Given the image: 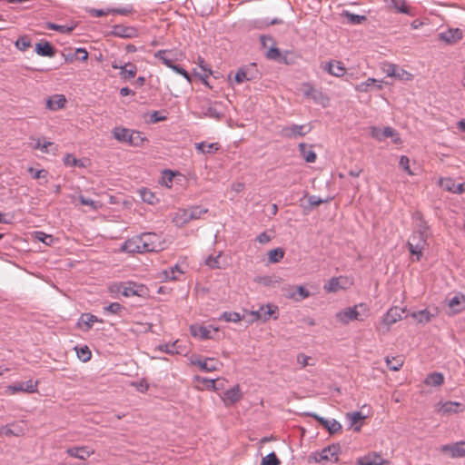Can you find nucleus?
I'll return each instance as SVG.
<instances>
[{
    "instance_id": "49",
    "label": "nucleus",
    "mask_w": 465,
    "mask_h": 465,
    "mask_svg": "<svg viewBox=\"0 0 465 465\" xmlns=\"http://www.w3.org/2000/svg\"><path fill=\"white\" fill-rule=\"evenodd\" d=\"M377 82L374 78H368L365 82L361 83L360 84H357L355 89L358 92H369L371 87L374 85V84Z\"/></svg>"
},
{
    "instance_id": "41",
    "label": "nucleus",
    "mask_w": 465,
    "mask_h": 465,
    "mask_svg": "<svg viewBox=\"0 0 465 465\" xmlns=\"http://www.w3.org/2000/svg\"><path fill=\"white\" fill-rule=\"evenodd\" d=\"M284 256V251L282 248H275L268 252V259L272 263L279 262Z\"/></svg>"
},
{
    "instance_id": "60",
    "label": "nucleus",
    "mask_w": 465,
    "mask_h": 465,
    "mask_svg": "<svg viewBox=\"0 0 465 465\" xmlns=\"http://www.w3.org/2000/svg\"><path fill=\"white\" fill-rule=\"evenodd\" d=\"M382 70L388 76L395 77L396 71L398 70V66L393 64H384L382 66Z\"/></svg>"
},
{
    "instance_id": "25",
    "label": "nucleus",
    "mask_w": 465,
    "mask_h": 465,
    "mask_svg": "<svg viewBox=\"0 0 465 465\" xmlns=\"http://www.w3.org/2000/svg\"><path fill=\"white\" fill-rule=\"evenodd\" d=\"M197 64L203 71V74L194 72V74L199 76L204 84L208 85L206 79L213 74L212 68L205 63L202 56H198Z\"/></svg>"
},
{
    "instance_id": "22",
    "label": "nucleus",
    "mask_w": 465,
    "mask_h": 465,
    "mask_svg": "<svg viewBox=\"0 0 465 465\" xmlns=\"http://www.w3.org/2000/svg\"><path fill=\"white\" fill-rule=\"evenodd\" d=\"M66 99L64 94H55L46 101V107L49 110L56 111L64 107Z\"/></svg>"
},
{
    "instance_id": "9",
    "label": "nucleus",
    "mask_w": 465,
    "mask_h": 465,
    "mask_svg": "<svg viewBox=\"0 0 465 465\" xmlns=\"http://www.w3.org/2000/svg\"><path fill=\"white\" fill-rule=\"evenodd\" d=\"M306 415L315 419L330 434H335L341 430V425L335 420H326L316 413H307Z\"/></svg>"
},
{
    "instance_id": "52",
    "label": "nucleus",
    "mask_w": 465,
    "mask_h": 465,
    "mask_svg": "<svg viewBox=\"0 0 465 465\" xmlns=\"http://www.w3.org/2000/svg\"><path fill=\"white\" fill-rule=\"evenodd\" d=\"M76 352L78 358L84 362H86L91 359L92 353L87 346L76 348Z\"/></svg>"
},
{
    "instance_id": "14",
    "label": "nucleus",
    "mask_w": 465,
    "mask_h": 465,
    "mask_svg": "<svg viewBox=\"0 0 465 465\" xmlns=\"http://www.w3.org/2000/svg\"><path fill=\"white\" fill-rule=\"evenodd\" d=\"M183 272L181 270L179 265H174L170 268V270H163L159 275H155L152 272H150V275L152 277H154L155 279H160L161 281H174L178 279L179 274H183Z\"/></svg>"
},
{
    "instance_id": "47",
    "label": "nucleus",
    "mask_w": 465,
    "mask_h": 465,
    "mask_svg": "<svg viewBox=\"0 0 465 465\" xmlns=\"http://www.w3.org/2000/svg\"><path fill=\"white\" fill-rule=\"evenodd\" d=\"M15 46L20 51H25L31 46V40L27 35H22L16 40Z\"/></svg>"
},
{
    "instance_id": "33",
    "label": "nucleus",
    "mask_w": 465,
    "mask_h": 465,
    "mask_svg": "<svg viewBox=\"0 0 465 465\" xmlns=\"http://www.w3.org/2000/svg\"><path fill=\"white\" fill-rule=\"evenodd\" d=\"M134 29L124 25H116L113 26L111 34L118 37H131L133 35Z\"/></svg>"
},
{
    "instance_id": "1",
    "label": "nucleus",
    "mask_w": 465,
    "mask_h": 465,
    "mask_svg": "<svg viewBox=\"0 0 465 465\" xmlns=\"http://www.w3.org/2000/svg\"><path fill=\"white\" fill-rule=\"evenodd\" d=\"M208 213V209L200 205L192 206L190 208L179 209L173 217V222L178 227H183L193 220L200 219L203 214Z\"/></svg>"
},
{
    "instance_id": "8",
    "label": "nucleus",
    "mask_w": 465,
    "mask_h": 465,
    "mask_svg": "<svg viewBox=\"0 0 465 465\" xmlns=\"http://www.w3.org/2000/svg\"><path fill=\"white\" fill-rule=\"evenodd\" d=\"M166 246L162 235L147 232V252H160Z\"/></svg>"
},
{
    "instance_id": "20",
    "label": "nucleus",
    "mask_w": 465,
    "mask_h": 465,
    "mask_svg": "<svg viewBox=\"0 0 465 465\" xmlns=\"http://www.w3.org/2000/svg\"><path fill=\"white\" fill-rule=\"evenodd\" d=\"M277 310V306L272 304H267L265 306H262L259 310L253 312V314L256 316L257 320L267 322L270 319V317L276 313Z\"/></svg>"
},
{
    "instance_id": "12",
    "label": "nucleus",
    "mask_w": 465,
    "mask_h": 465,
    "mask_svg": "<svg viewBox=\"0 0 465 465\" xmlns=\"http://www.w3.org/2000/svg\"><path fill=\"white\" fill-rule=\"evenodd\" d=\"M442 452H450L451 458L465 457V441L456 442L454 444H446L441 446Z\"/></svg>"
},
{
    "instance_id": "7",
    "label": "nucleus",
    "mask_w": 465,
    "mask_h": 465,
    "mask_svg": "<svg viewBox=\"0 0 465 465\" xmlns=\"http://www.w3.org/2000/svg\"><path fill=\"white\" fill-rule=\"evenodd\" d=\"M122 250L129 253H143L145 250V242L142 235L127 240L122 246Z\"/></svg>"
},
{
    "instance_id": "26",
    "label": "nucleus",
    "mask_w": 465,
    "mask_h": 465,
    "mask_svg": "<svg viewBox=\"0 0 465 465\" xmlns=\"http://www.w3.org/2000/svg\"><path fill=\"white\" fill-rule=\"evenodd\" d=\"M387 463L380 455H367L358 460V465H383Z\"/></svg>"
},
{
    "instance_id": "40",
    "label": "nucleus",
    "mask_w": 465,
    "mask_h": 465,
    "mask_svg": "<svg viewBox=\"0 0 465 465\" xmlns=\"http://www.w3.org/2000/svg\"><path fill=\"white\" fill-rule=\"evenodd\" d=\"M386 364L390 370L396 371H399L403 365V360L401 356L392 357L391 359L390 357H387Z\"/></svg>"
},
{
    "instance_id": "45",
    "label": "nucleus",
    "mask_w": 465,
    "mask_h": 465,
    "mask_svg": "<svg viewBox=\"0 0 465 465\" xmlns=\"http://www.w3.org/2000/svg\"><path fill=\"white\" fill-rule=\"evenodd\" d=\"M131 131L125 128L116 127L114 130V136L118 141L127 142L129 139Z\"/></svg>"
},
{
    "instance_id": "13",
    "label": "nucleus",
    "mask_w": 465,
    "mask_h": 465,
    "mask_svg": "<svg viewBox=\"0 0 465 465\" xmlns=\"http://www.w3.org/2000/svg\"><path fill=\"white\" fill-rule=\"evenodd\" d=\"M154 57L161 60L169 68L179 60L177 53L173 50H159L154 53Z\"/></svg>"
},
{
    "instance_id": "55",
    "label": "nucleus",
    "mask_w": 465,
    "mask_h": 465,
    "mask_svg": "<svg viewBox=\"0 0 465 465\" xmlns=\"http://www.w3.org/2000/svg\"><path fill=\"white\" fill-rule=\"evenodd\" d=\"M341 288L339 279L333 277L328 281V283L324 286V289L329 292H337Z\"/></svg>"
},
{
    "instance_id": "38",
    "label": "nucleus",
    "mask_w": 465,
    "mask_h": 465,
    "mask_svg": "<svg viewBox=\"0 0 465 465\" xmlns=\"http://www.w3.org/2000/svg\"><path fill=\"white\" fill-rule=\"evenodd\" d=\"M196 149L203 153H213L219 149L218 143H207L204 142L196 143Z\"/></svg>"
},
{
    "instance_id": "4",
    "label": "nucleus",
    "mask_w": 465,
    "mask_h": 465,
    "mask_svg": "<svg viewBox=\"0 0 465 465\" xmlns=\"http://www.w3.org/2000/svg\"><path fill=\"white\" fill-rule=\"evenodd\" d=\"M338 450L339 448L335 445L328 446L324 448L321 452H315L311 455L310 460L313 459L315 462L337 461Z\"/></svg>"
},
{
    "instance_id": "10",
    "label": "nucleus",
    "mask_w": 465,
    "mask_h": 465,
    "mask_svg": "<svg viewBox=\"0 0 465 465\" xmlns=\"http://www.w3.org/2000/svg\"><path fill=\"white\" fill-rule=\"evenodd\" d=\"M405 313H406V309L400 308L397 306L392 307L385 314V316L383 318V322L386 325L391 326V324H394L398 321L401 320L403 317H407L408 316L407 314L405 316H403V314H405Z\"/></svg>"
},
{
    "instance_id": "57",
    "label": "nucleus",
    "mask_w": 465,
    "mask_h": 465,
    "mask_svg": "<svg viewBox=\"0 0 465 465\" xmlns=\"http://www.w3.org/2000/svg\"><path fill=\"white\" fill-rule=\"evenodd\" d=\"M296 289L298 292V297H296L294 293L291 295V297L295 301H302L310 296V292L303 286H297Z\"/></svg>"
},
{
    "instance_id": "17",
    "label": "nucleus",
    "mask_w": 465,
    "mask_h": 465,
    "mask_svg": "<svg viewBox=\"0 0 465 465\" xmlns=\"http://www.w3.org/2000/svg\"><path fill=\"white\" fill-rule=\"evenodd\" d=\"M66 453L73 458L79 460H86L94 453L93 450H89L86 446L71 447L66 450Z\"/></svg>"
},
{
    "instance_id": "21",
    "label": "nucleus",
    "mask_w": 465,
    "mask_h": 465,
    "mask_svg": "<svg viewBox=\"0 0 465 465\" xmlns=\"http://www.w3.org/2000/svg\"><path fill=\"white\" fill-rule=\"evenodd\" d=\"M242 394L239 385H235L233 388L224 392L223 401L226 405H232L239 401Z\"/></svg>"
},
{
    "instance_id": "23",
    "label": "nucleus",
    "mask_w": 465,
    "mask_h": 465,
    "mask_svg": "<svg viewBox=\"0 0 465 465\" xmlns=\"http://www.w3.org/2000/svg\"><path fill=\"white\" fill-rule=\"evenodd\" d=\"M464 406L457 401H446L441 404L439 411L442 414L459 413L463 411Z\"/></svg>"
},
{
    "instance_id": "18",
    "label": "nucleus",
    "mask_w": 465,
    "mask_h": 465,
    "mask_svg": "<svg viewBox=\"0 0 465 465\" xmlns=\"http://www.w3.org/2000/svg\"><path fill=\"white\" fill-rule=\"evenodd\" d=\"M305 128V125L292 124L291 126L284 127L282 131V134L286 138L303 136L310 131V129L304 130Z\"/></svg>"
},
{
    "instance_id": "43",
    "label": "nucleus",
    "mask_w": 465,
    "mask_h": 465,
    "mask_svg": "<svg viewBox=\"0 0 465 465\" xmlns=\"http://www.w3.org/2000/svg\"><path fill=\"white\" fill-rule=\"evenodd\" d=\"M47 28L58 31L62 34H70L75 28V25H56V24H53V23H48Z\"/></svg>"
},
{
    "instance_id": "35",
    "label": "nucleus",
    "mask_w": 465,
    "mask_h": 465,
    "mask_svg": "<svg viewBox=\"0 0 465 465\" xmlns=\"http://www.w3.org/2000/svg\"><path fill=\"white\" fill-rule=\"evenodd\" d=\"M443 382L444 376L440 372L430 373L424 381V383L430 386H440Z\"/></svg>"
},
{
    "instance_id": "44",
    "label": "nucleus",
    "mask_w": 465,
    "mask_h": 465,
    "mask_svg": "<svg viewBox=\"0 0 465 465\" xmlns=\"http://www.w3.org/2000/svg\"><path fill=\"white\" fill-rule=\"evenodd\" d=\"M203 114L207 117L213 118L216 120H220L223 117V114L218 112L217 109L212 104H209L206 108H203Z\"/></svg>"
},
{
    "instance_id": "59",
    "label": "nucleus",
    "mask_w": 465,
    "mask_h": 465,
    "mask_svg": "<svg viewBox=\"0 0 465 465\" xmlns=\"http://www.w3.org/2000/svg\"><path fill=\"white\" fill-rule=\"evenodd\" d=\"M64 163L67 166H80V160L76 159L73 154L67 153L64 157Z\"/></svg>"
},
{
    "instance_id": "54",
    "label": "nucleus",
    "mask_w": 465,
    "mask_h": 465,
    "mask_svg": "<svg viewBox=\"0 0 465 465\" xmlns=\"http://www.w3.org/2000/svg\"><path fill=\"white\" fill-rule=\"evenodd\" d=\"M104 312H108L112 314H121V312L125 310V308L121 305L119 302H113L108 306L104 308Z\"/></svg>"
},
{
    "instance_id": "19",
    "label": "nucleus",
    "mask_w": 465,
    "mask_h": 465,
    "mask_svg": "<svg viewBox=\"0 0 465 465\" xmlns=\"http://www.w3.org/2000/svg\"><path fill=\"white\" fill-rule=\"evenodd\" d=\"M35 52L38 55L54 57L56 54V49L48 41H40L35 45Z\"/></svg>"
},
{
    "instance_id": "39",
    "label": "nucleus",
    "mask_w": 465,
    "mask_h": 465,
    "mask_svg": "<svg viewBox=\"0 0 465 465\" xmlns=\"http://www.w3.org/2000/svg\"><path fill=\"white\" fill-rule=\"evenodd\" d=\"M119 68L121 69V75L125 79L133 78L136 74V66L132 63L125 64Z\"/></svg>"
},
{
    "instance_id": "11",
    "label": "nucleus",
    "mask_w": 465,
    "mask_h": 465,
    "mask_svg": "<svg viewBox=\"0 0 465 465\" xmlns=\"http://www.w3.org/2000/svg\"><path fill=\"white\" fill-rule=\"evenodd\" d=\"M463 37L462 31L459 28L448 29L439 34V39L448 45H452L461 40Z\"/></svg>"
},
{
    "instance_id": "37",
    "label": "nucleus",
    "mask_w": 465,
    "mask_h": 465,
    "mask_svg": "<svg viewBox=\"0 0 465 465\" xmlns=\"http://www.w3.org/2000/svg\"><path fill=\"white\" fill-rule=\"evenodd\" d=\"M390 6L396 9L399 13L409 14L410 9L406 5L405 0H384Z\"/></svg>"
},
{
    "instance_id": "50",
    "label": "nucleus",
    "mask_w": 465,
    "mask_h": 465,
    "mask_svg": "<svg viewBox=\"0 0 465 465\" xmlns=\"http://www.w3.org/2000/svg\"><path fill=\"white\" fill-rule=\"evenodd\" d=\"M281 461L276 456L275 452H271L263 457L261 465H280Z\"/></svg>"
},
{
    "instance_id": "46",
    "label": "nucleus",
    "mask_w": 465,
    "mask_h": 465,
    "mask_svg": "<svg viewBox=\"0 0 465 465\" xmlns=\"http://www.w3.org/2000/svg\"><path fill=\"white\" fill-rule=\"evenodd\" d=\"M220 320H223L224 322H238L242 320L240 314L238 312H224L221 317Z\"/></svg>"
},
{
    "instance_id": "51",
    "label": "nucleus",
    "mask_w": 465,
    "mask_h": 465,
    "mask_svg": "<svg viewBox=\"0 0 465 465\" xmlns=\"http://www.w3.org/2000/svg\"><path fill=\"white\" fill-rule=\"evenodd\" d=\"M35 239H37L38 241L44 242L46 245H52V243L54 241L53 235L46 234L44 232H35Z\"/></svg>"
},
{
    "instance_id": "56",
    "label": "nucleus",
    "mask_w": 465,
    "mask_h": 465,
    "mask_svg": "<svg viewBox=\"0 0 465 465\" xmlns=\"http://www.w3.org/2000/svg\"><path fill=\"white\" fill-rule=\"evenodd\" d=\"M167 119L165 111H153L150 114V123L155 124Z\"/></svg>"
},
{
    "instance_id": "3",
    "label": "nucleus",
    "mask_w": 465,
    "mask_h": 465,
    "mask_svg": "<svg viewBox=\"0 0 465 465\" xmlns=\"http://www.w3.org/2000/svg\"><path fill=\"white\" fill-rule=\"evenodd\" d=\"M362 308L363 305H356L354 307H349L345 309L342 312H340L336 314V318L339 322H341L343 324L349 323L351 321L357 320V321H363L365 314H361L358 311V308Z\"/></svg>"
},
{
    "instance_id": "6",
    "label": "nucleus",
    "mask_w": 465,
    "mask_h": 465,
    "mask_svg": "<svg viewBox=\"0 0 465 465\" xmlns=\"http://www.w3.org/2000/svg\"><path fill=\"white\" fill-rule=\"evenodd\" d=\"M27 392L34 393L37 391V381L34 382L33 380L27 381H20L12 385L7 386L6 392L9 394H15L16 392Z\"/></svg>"
},
{
    "instance_id": "61",
    "label": "nucleus",
    "mask_w": 465,
    "mask_h": 465,
    "mask_svg": "<svg viewBox=\"0 0 465 465\" xmlns=\"http://www.w3.org/2000/svg\"><path fill=\"white\" fill-rule=\"evenodd\" d=\"M399 164L400 166L405 171L407 172L410 175H413V173L411 172V168H410V159L405 156V155H402L401 158H400V162H399Z\"/></svg>"
},
{
    "instance_id": "62",
    "label": "nucleus",
    "mask_w": 465,
    "mask_h": 465,
    "mask_svg": "<svg viewBox=\"0 0 465 465\" xmlns=\"http://www.w3.org/2000/svg\"><path fill=\"white\" fill-rule=\"evenodd\" d=\"M170 68L173 69L177 74L183 75L188 82L192 81L189 73L182 66L173 64Z\"/></svg>"
},
{
    "instance_id": "48",
    "label": "nucleus",
    "mask_w": 465,
    "mask_h": 465,
    "mask_svg": "<svg viewBox=\"0 0 465 465\" xmlns=\"http://www.w3.org/2000/svg\"><path fill=\"white\" fill-rule=\"evenodd\" d=\"M144 138L142 137V133L137 131H131L128 142L130 144L138 146L143 143Z\"/></svg>"
},
{
    "instance_id": "27",
    "label": "nucleus",
    "mask_w": 465,
    "mask_h": 465,
    "mask_svg": "<svg viewBox=\"0 0 465 465\" xmlns=\"http://www.w3.org/2000/svg\"><path fill=\"white\" fill-rule=\"evenodd\" d=\"M103 322L102 320H98V318L95 315H93L91 313H84L81 315L77 324L82 328L83 325L85 326L84 329V331H89L94 322Z\"/></svg>"
},
{
    "instance_id": "42",
    "label": "nucleus",
    "mask_w": 465,
    "mask_h": 465,
    "mask_svg": "<svg viewBox=\"0 0 465 465\" xmlns=\"http://www.w3.org/2000/svg\"><path fill=\"white\" fill-rule=\"evenodd\" d=\"M177 342L178 341H174L172 344H161L155 348L154 351L165 352L168 354L179 353L178 350L176 349Z\"/></svg>"
},
{
    "instance_id": "64",
    "label": "nucleus",
    "mask_w": 465,
    "mask_h": 465,
    "mask_svg": "<svg viewBox=\"0 0 465 465\" xmlns=\"http://www.w3.org/2000/svg\"><path fill=\"white\" fill-rule=\"evenodd\" d=\"M28 172L32 174L33 178L35 179H40L46 177L47 171L42 169V170H35L33 167H30L28 169Z\"/></svg>"
},
{
    "instance_id": "30",
    "label": "nucleus",
    "mask_w": 465,
    "mask_h": 465,
    "mask_svg": "<svg viewBox=\"0 0 465 465\" xmlns=\"http://www.w3.org/2000/svg\"><path fill=\"white\" fill-rule=\"evenodd\" d=\"M213 361H214V359L208 358L203 361V360L193 361L192 362H193V364L198 365L202 371L210 372V371H216L218 369L217 362L213 363Z\"/></svg>"
},
{
    "instance_id": "24",
    "label": "nucleus",
    "mask_w": 465,
    "mask_h": 465,
    "mask_svg": "<svg viewBox=\"0 0 465 465\" xmlns=\"http://www.w3.org/2000/svg\"><path fill=\"white\" fill-rule=\"evenodd\" d=\"M190 331L192 336L198 337L202 340L211 339L213 338L211 335V330L205 326L194 324L191 325Z\"/></svg>"
},
{
    "instance_id": "29",
    "label": "nucleus",
    "mask_w": 465,
    "mask_h": 465,
    "mask_svg": "<svg viewBox=\"0 0 465 465\" xmlns=\"http://www.w3.org/2000/svg\"><path fill=\"white\" fill-rule=\"evenodd\" d=\"M346 418L350 421L351 426H354L355 431H360L361 425H357L360 420L367 418L361 411H353L346 413Z\"/></svg>"
},
{
    "instance_id": "31",
    "label": "nucleus",
    "mask_w": 465,
    "mask_h": 465,
    "mask_svg": "<svg viewBox=\"0 0 465 465\" xmlns=\"http://www.w3.org/2000/svg\"><path fill=\"white\" fill-rule=\"evenodd\" d=\"M465 298L463 295H456L449 300V306L453 312H460L463 310Z\"/></svg>"
},
{
    "instance_id": "5",
    "label": "nucleus",
    "mask_w": 465,
    "mask_h": 465,
    "mask_svg": "<svg viewBox=\"0 0 465 465\" xmlns=\"http://www.w3.org/2000/svg\"><path fill=\"white\" fill-rule=\"evenodd\" d=\"M371 135L379 141H382L388 137L393 138L394 143H398L401 141L398 133L393 128L389 126L384 127L383 129L371 127Z\"/></svg>"
},
{
    "instance_id": "28",
    "label": "nucleus",
    "mask_w": 465,
    "mask_h": 465,
    "mask_svg": "<svg viewBox=\"0 0 465 465\" xmlns=\"http://www.w3.org/2000/svg\"><path fill=\"white\" fill-rule=\"evenodd\" d=\"M408 242H413L414 247L417 250H423L427 245V234H424V232L420 230V232H414Z\"/></svg>"
},
{
    "instance_id": "32",
    "label": "nucleus",
    "mask_w": 465,
    "mask_h": 465,
    "mask_svg": "<svg viewBox=\"0 0 465 465\" xmlns=\"http://www.w3.org/2000/svg\"><path fill=\"white\" fill-rule=\"evenodd\" d=\"M299 152L307 163H314L316 160V153L308 148L307 144L301 143L299 144Z\"/></svg>"
},
{
    "instance_id": "58",
    "label": "nucleus",
    "mask_w": 465,
    "mask_h": 465,
    "mask_svg": "<svg viewBox=\"0 0 465 465\" xmlns=\"http://www.w3.org/2000/svg\"><path fill=\"white\" fill-rule=\"evenodd\" d=\"M282 54L280 50L275 46H272L271 48H269V50L266 53V57L270 60H279Z\"/></svg>"
},
{
    "instance_id": "2",
    "label": "nucleus",
    "mask_w": 465,
    "mask_h": 465,
    "mask_svg": "<svg viewBox=\"0 0 465 465\" xmlns=\"http://www.w3.org/2000/svg\"><path fill=\"white\" fill-rule=\"evenodd\" d=\"M302 91L305 97L311 98L315 103L326 106L329 103V98L320 89L314 88L311 84L304 83L302 85Z\"/></svg>"
},
{
    "instance_id": "36",
    "label": "nucleus",
    "mask_w": 465,
    "mask_h": 465,
    "mask_svg": "<svg viewBox=\"0 0 465 465\" xmlns=\"http://www.w3.org/2000/svg\"><path fill=\"white\" fill-rule=\"evenodd\" d=\"M253 78H255V76L250 73L248 68L242 67L236 72L234 80L237 84H242L245 81H251Z\"/></svg>"
},
{
    "instance_id": "16",
    "label": "nucleus",
    "mask_w": 465,
    "mask_h": 465,
    "mask_svg": "<svg viewBox=\"0 0 465 465\" xmlns=\"http://www.w3.org/2000/svg\"><path fill=\"white\" fill-rule=\"evenodd\" d=\"M330 74L341 77L343 76L346 73V68L342 62L332 60L328 62L323 67Z\"/></svg>"
},
{
    "instance_id": "63",
    "label": "nucleus",
    "mask_w": 465,
    "mask_h": 465,
    "mask_svg": "<svg viewBox=\"0 0 465 465\" xmlns=\"http://www.w3.org/2000/svg\"><path fill=\"white\" fill-rule=\"evenodd\" d=\"M74 55L75 57V60H79L82 62L86 61L88 58V53L84 48H77L74 51Z\"/></svg>"
},
{
    "instance_id": "34",
    "label": "nucleus",
    "mask_w": 465,
    "mask_h": 465,
    "mask_svg": "<svg viewBox=\"0 0 465 465\" xmlns=\"http://www.w3.org/2000/svg\"><path fill=\"white\" fill-rule=\"evenodd\" d=\"M411 316L419 323H427L430 322L433 314H431L428 310H421L418 312H414L411 314Z\"/></svg>"
},
{
    "instance_id": "53",
    "label": "nucleus",
    "mask_w": 465,
    "mask_h": 465,
    "mask_svg": "<svg viewBox=\"0 0 465 465\" xmlns=\"http://www.w3.org/2000/svg\"><path fill=\"white\" fill-rule=\"evenodd\" d=\"M344 15L351 25H359L367 20L365 15H354L348 11L344 12Z\"/></svg>"
},
{
    "instance_id": "15",
    "label": "nucleus",
    "mask_w": 465,
    "mask_h": 465,
    "mask_svg": "<svg viewBox=\"0 0 465 465\" xmlns=\"http://www.w3.org/2000/svg\"><path fill=\"white\" fill-rule=\"evenodd\" d=\"M144 292V286L143 284H137L134 282H128L124 283V290L122 294L125 297L130 296H143Z\"/></svg>"
}]
</instances>
